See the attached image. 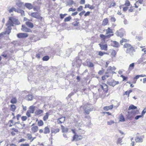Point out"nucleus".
Here are the masks:
<instances>
[{"mask_svg":"<svg viewBox=\"0 0 146 146\" xmlns=\"http://www.w3.org/2000/svg\"><path fill=\"white\" fill-rule=\"evenodd\" d=\"M123 46L124 48H127L126 53H129L131 56H133V52L135 50L133 47L130 44L127 43L125 44Z\"/></svg>","mask_w":146,"mask_h":146,"instance_id":"f257e3e1","label":"nucleus"},{"mask_svg":"<svg viewBox=\"0 0 146 146\" xmlns=\"http://www.w3.org/2000/svg\"><path fill=\"white\" fill-rule=\"evenodd\" d=\"M15 19L13 17H10L9 21H8L7 25V26L8 28H11V26H13V22H15Z\"/></svg>","mask_w":146,"mask_h":146,"instance_id":"f03ea898","label":"nucleus"},{"mask_svg":"<svg viewBox=\"0 0 146 146\" xmlns=\"http://www.w3.org/2000/svg\"><path fill=\"white\" fill-rule=\"evenodd\" d=\"M138 110L136 111L132 110L130 112H128L127 115V117L128 119H130L133 117V114L138 113Z\"/></svg>","mask_w":146,"mask_h":146,"instance_id":"7ed1b4c3","label":"nucleus"},{"mask_svg":"<svg viewBox=\"0 0 146 146\" xmlns=\"http://www.w3.org/2000/svg\"><path fill=\"white\" fill-rule=\"evenodd\" d=\"M30 16L39 19H41L42 18V17L40 16L39 13L37 12L32 13L30 14Z\"/></svg>","mask_w":146,"mask_h":146,"instance_id":"20e7f679","label":"nucleus"},{"mask_svg":"<svg viewBox=\"0 0 146 146\" xmlns=\"http://www.w3.org/2000/svg\"><path fill=\"white\" fill-rule=\"evenodd\" d=\"M119 83L118 81H116L114 80H112L109 81H108L107 84L109 85L114 87L115 85Z\"/></svg>","mask_w":146,"mask_h":146,"instance_id":"39448f33","label":"nucleus"},{"mask_svg":"<svg viewBox=\"0 0 146 146\" xmlns=\"http://www.w3.org/2000/svg\"><path fill=\"white\" fill-rule=\"evenodd\" d=\"M82 137L80 135H78L76 134H75L73 137L72 141H79L82 139Z\"/></svg>","mask_w":146,"mask_h":146,"instance_id":"423d86ee","label":"nucleus"},{"mask_svg":"<svg viewBox=\"0 0 146 146\" xmlns=\"http://www.w3.org/2000/svg\"><path fill=\"white\" fill-rule=\"evenodd\" d=\"M28 35L25 33H19L17 35V36L19 38H23L27 37Z\"/></svg>","mask_w":146,"mask_h":146,"instance_id":"0eeeda50","label":"nucleus"},{"mask_svg":"<svg viewBox=\"0 0 146 146\" xmlns=\"http://www.w3.org/2000/svg\"><path fill=\"white\" fill-rule=\"evenodd\" d=\"M65 117H62L58 119L57 122L58 124H61L64 123L65 121Z\"/></svg>","mask_w":146,"mask_h":146,"instance_id":"6e6552de","label":"nucleus"},{"mask_svg":"<svg viewBox=\"0 0 146 146\" xmlns=\"http://www.w3.org/2000/svg\"><path fill=\"white\" fill-rule=\"evenodd\" d=\"M24 4V3L21 2L20 0H18L16 1V4L19 8L22 7Z\"/></svg>","mask_w":146,"mask_h":146,"instance_id":"1a4fd4ad","label":"nucleus"},{"mask_svg":"<svg viewBox=\"0 0 146 146\" xmlns=\"http://www.w3.org/2000/svg\"><path fill=\"white\" fill-rule=\"evenodd\" d=\"M99 45L100 47L101 50L105 51L107 50L108 46L107 44H100Z\"/></svg>","mask_w":146,"mask_h":146,"instance_id":"9d476101","label":"nucleus"},{"mask_svg":"<svg viewBox=\"0 0 146 146\" xmlns=\"http://www.w3.org/2000/svg\"><path fill=\"white\" fill-rule=\"evenodd\" d=\"M60 129L58 128H52L51 130V136H52V134L54 133L55 134L56 133L60 131Z\"/></svg>","mask_w":146,"mask_h":146,"instance_id":"9b49d317","label":"nucleus"},{"mask_svg":"<svg viewBox=\"0 0 146 146\" xmlns=\"http://www.w3.org/2000/svg\"><path fill=\"white\" fill-rule=\"evenodd\" d=\"M123 29H120L118 31H117L115 33V34L117 36H120L121 37L123 36V32H121V30H123Z\"/></svg>","mask_w":146,"mask_h":146,"instance_id":"f8f14e48","label":"nucleus"},{"mask_svg":"<svg viewBox=\"0 0 146 146\" xmlns=\"http://www.w3.org/2000/svg\"><path fill=\"white\" fill-rule=\"evenodd\" d=\"M25 6L29 10H31L33 8V6L30 3H25Z\"/></svg>","mask_w":146,"mask_h":146,"instance_id":"ddd939ff","label":"nucleus"},{"mask_svg":"<svg viewBox=\"0 0 146 146\" xmlns=\"http://www.w3.org/2000/svg\"><path fill=\"white\" fill-rule=\"evenodd\" d=\"M135 140L136 142L141 143L143 141V138L138 136H136L135 138Z\"/></svg>","mask_w":146,"mask_h":146,"instance_id":"4468645a","label":"nucleus"},{"mask_svg":"<svg viewBox=\"0 0 146 146\" xmlns=\"http://www.w3.org/2000/svg\"><path fill=\"white\" fill-rule=\"evenodd\" d=\"M21 30L24 32H31V30L26 27L25 26L22 25L21 28Z\"/></svg>","mask_w":146,"mask_h":146,"instance_id":"2eb2a0df","label":"nucleus"},{"mask_svg":"<svg viewBox=\"0 0 146 146\" xmlns=\"http://www.w3.org/2000/svg\"><path fill=\"white\" fill-rule=\"evenodd\" d=\"M66 6H71L74 3V1L72 0H66Z\"/></svg>","mask_w":146,"mask_h":146,"instance_id":"dca6fc26","label":"nucleus"},{"mask_svg":"<svg viewBox=\"0 0 146 146\" xmlns=\"http://www.w3.org/2000/svg\"><path fill=\"white\" fill-rule=\"evenodd\" d=\"M36 107L33 106H30L29 108V110H28L31 113H34Z\"/></svg>","mask_w":146,"mask_h":146,"instance_id":"f3484780","label":"nucleus"},{"mask_svg":"<svg viewBox=\"0 0 146 146\" xmlns=\"http://www.w3.org/2000/svg\"><path fill=\"white\" fill-rule=\"evenodd\" d=\"M61 129L62 130V132L64 133H67L68 131V129L63 126L62 125H61Z\"/></svg>","mask_w":146,"mask_h":146,"instance_id":"a211bd4d","label":"nucleus"},{"mask_svg":"<svg viewBox=\"0 0 146 146\" xmlns=\"http://www.w3.org/2000/svg\"><path fill=\"white\" fill-rule=\"evenodd\" d=\"M43 112L44 111L43 110L38 109L36 110L35 113V115H38Z\"/></svg>","mask_w":146,"mask_h":146,"instance_id":"6ab92c4d","label":"nucleus"},{"mask_svg":"<svg viewBox=\"0 0 146 146\" xmlns=\"http://www.w3.org/2000/svg\"><path fill=\"white\" fill-rule=\"evenodd\" d=\"M113 107V105H111L109 106H106L104 108V110H105L108 111L109 110L112 109Z\"/></svg>","mask_w":146,"mask_h":146,"instance_id":"aec40b11","label":"nucleus"},{"mask_svg":"<svg viewBox=\"0 0 146 146\" xmlns=\"http://www.w3.org/2000/svg\"><path fill=\"white\" fill-rule=\"evenodd\" d=\"M38 130V127L37 126H35L32 127L31 128V130L34 133L37 131Z\"/></svg>","mask_w":146,"mask_h":146,"instance_id":"412c9836","label":"nucleus"},{"mask_svg":"<svg viewBox=\"0 0 146 146\" xmlns=\"http://www.w3.org/2000/svg\"><path fill=\"white\" fill-rule=\"evenodd\" d=\"M108 22V20L107 18L104 19L102 23V25L103 26L106 25Z\"/></svg>","mask_w":146,"mask_h":146,"instance_id":"4be33fe9","label":"nucleus"},{"mask_svg":"<svg viewBox=\"0 0 146 146\" xmlns=\"http://www.w3.org/2000/svg\"><path fill=\"white\" fill-rule=\"evenodd\" d=\"M25 24L27 26L30 28H33V24L30 22L29 21L26 22Z\"/></svg>","mask_w":146,"mask_h":146,"instance_id":"5701e85b","label":"nucleus"},{"mask_svg":"<svg viewBox=\"0 0 146 146\" xmlns=\"http://www.w3.org/2000/svg\"><path fill=\"white\" fill-rule=\"evenodd\" d=\"M113 34H112L111 35H110L107 36H105L103 34H100V37L101 38H102L104 39H105L106 37H108V36H113Z\"/></svg>","mask_w":146,"mask_h":146,"instance_id":"b1692460","label":"nucleus"},{"mask_svg":"<svg viewBox=\"0 0 146 146\" xmlns=\"http://www.w3.org/2000/svg\"><path fill=\"white\" fill-rule=\"evenodd\" d=\"M122 139L121 138H119L116 142V144L117 145L119 144L120 145H121L123 143H122Z\"/></svg>","mask_w":146,"mask_h":146,"instance_id":"393cba45","label":"nucleus"},{"mask_svg":"<svg viewBox=\"0 0 146 146\" xmlns=\"http://www.w3.org/2000/svg\"><path fill=\"white\" fill-rule=\"evenodd\" d=\"M49 115V113L48 112H46L45 114V115L44 116V117L43 118V120L44 121H45L47 120L48 119Z\"/></svg>","mask_w":146,"mask_h":146,"instance_id":"a878e982","label":"nucleus"},{"mask_svg":"<svg viewBox=\"0 0 146 146\" xmlns=\"http://www.w3.org/2000/svg\"><path fill=\"white\" fill-rule=\"evenodd\" d=\"M106 34H108L110 33H112L113 32L112 30L110 29V28L108 27L107 29L106 30Z\"/></svg>","mask_w":146,"mask_h":146,"instance_id":"bb28decb","label":"nucleus"},{"mask_svg":"<svg viewBox=\"0 0 146 146\" xmlns=\"http://www.w3.org/2000/svg\"><path fill=\"white\" fill-rule=\"evenodd\" d=\"M50 132V129L48 127H46L44 128V133L46 134L49 133Z\"/></svg>","mask_w":146,"mask_h":146,"instance_id":"cd10ccee","label":"nucleus"},{"mask_svg":"<svg viewBox=\"0 0 146 146\" xmlns=\"http://www.w3.org/2000/svg\"><path fill=\"white\" fill-rule=\"evenodd\" d=\"M88 66L89 67H92L94 66V64L90 61H88L87 62Z\"/></svg>","mask_w":146,"mask_h":146,"instance_id":"c85d7f7f","label":"nucleus"},{"mask_svg":"<svg viewBox=\"0 0 146 146\" xmlns=\"http://www.w3.org/2000/svg\"><path fill=\"white\" fill-rule=\"evenodd\" d=\"M87 7L89 8L90 9H93L94 8V7L90 5L89 4L86 5L85 6V8H86Z\"/></svg>","mask_w":146,"mask_h":146,"instance_id":"c756f323","label":"nucleus"},{"mask_svg":"<svg viewBox=\"0 0 146 146\" xmlns=\"http://www.w3.org/2000/svg\"><path fill=\"white\" fill-rule=\"evenodd\" d=\"M17 9H16L14 7H12L8 11L10 13H11L13 11L16 12Z\"/></svg>","mask_w":146,"mask_h":146,"instance_id":"7c9ffc66","label":"nucleus"},{"mask_svg":"<svg viewBox=\"0 0 146 146\" xmlns=\"http://www.w3.org/2000/svg\"><path fill=\"white\" fill-rule=\"evenodd\" d=\"M137 108V107L136 106H134L132 104L129 106L128 110H135Z\"/></svg>","mask_w":146,"mask_h":146,"instance_id":"2f4dec72","label":"nucleus"},{"mask_svg":"<svg viewBox=\"0 0 146 146\" xmlns=\"http://www.w3.org/2000/svg\"><path fill=\"white\" fill-rule=\"evenodd\" d=\"M134 63H132L129 65V69L130 70H132L134 68Z\"/></svg>","mask_w":146,"mask_h":146,"instance_id":"473e14b6","label":"nucleus"},{"mask_svg":"<svg viewBox=\"0 0 146 146\" xmlns=\"http://www.w3.org/2000/svg\"><path fill=\"white\" fill-rule=\"evenodd\" d=\"M17 102V99L15 97L13 98L11 101V102L12 104H15Z\"/></svg>","mask_w":146,"mask_h":146,"instance_id":"72a5a7b5","label":"nucleus"},{"mask_svg":"<svg viewBox=\"0 0 146 146\" xmlns=\"http://www.w3.org/2000/svg\"><path fill=\"white\" fill-rule=\"evenodd\" d=\"M116 52L114 50H112L111 51V55L112 57H114L116 54Z\"/></svg>","mask_w":146,"mask_h":146,"instance_id":"f704fd0d","label":"nucleus"},{"mask_svg":"<svg viewBox=\"0 0 146 146\" xmlns=\"http://www.w3.org/2000/svg\"><path fill=\"white\" fill-rule=\"evenodd\" d=\"M11 110L13 112H14L16 109V106L13 104L11 105Z\"/></svg>","mask_w":146,"mask_h":146,"instance_id":"c9c22d12","label":"nucleus"},{"mask_svg":"<svg viewBox=\"0 0 146 146\" xmlns=\"http://www.w3.org/2000/svg\"><path fill=\"white\" fill-rule=\"evenodd\" d=\"M112 44L113 45V46L115 47H117L119 46L118 43L115 41H113Z\"/></svg>","mask_w":146,"mask_h":146,"instance_id":"e433bc0d","label":"nucleus"},{"mask_svg":"<svg viewBox=\"0 0 146 146\" xmlns=\"http://www.w3.org/2000/svg\"><path fill=\"white\" fill-rule=\"evenodd\" d=\"M142 63L143 64H144L143 63V59L142 57H141L137 61V63L138 64H140Z\"/></svg>","mask_w":146,"mask_h":146,"instance_id":"4c0bfd02","label":"nucleus"},{"mask_svg":"<svg viewBox=\"0 0 146 146\" xmlns=\"http://www.w3.org/2000/svg\"><path fill=\"white\" fill-rule=\"evenodd\" d=\"M33 97V96L32 95L29 94L27 96L26 98L28 100H32Z\"/></svg>","mask_w":146,"mask_h":146,"instance_id":"58836bf2","label":"nucleus"},{"mask_svg":"<svg viewBox=\"0 0 146 146\" xmlns=\"http://www.w3.org/2000/svg\"><path fill=\"white\" fill-rule=\"evenodd\" d=\"M104 54H108L105 52H103L101 51H100L98 52V55L101 56H102Z\"/></svg>","mask_w":146,"mask_h":146,"instance_id":"ea45409f","label":"nucleus"},{"mask_svg":"<svg viewBox=\"0 0 146 146\" xmlns=\"http://www.w3.org/2000/svg\"><path fill=\"white\" fill-rule=\"evenodd\" d=\"M71 19V17L70 16H69V17H68L64 19V22H68V21H70V19Z\"/></svg>","mask_w":146,"mask_h":146,"instance_id":"a19ab883","label":"nucleus"},{"mask_svg":"<svg viewBox=\"0 0 146 146\" xmlns=\"http://www.w3.org/2000/svg\"><path fill=\"white\" fill-rule=\"evenodd\" d=\"M124 5L126 6H129L130 5V3L129 0H126L125 1Z\"/></svg>","mask_w":146,"mask_h":146,"instance_id":"79ce46f5","label":"nucleus"},{"mask_svg":"<svg viewBox=\"0 0 146 146\" xmlns=\"http://www.w3.org/2000/svg\"><path fill=\"white\" fill-rule=\"evenodd\" d=\"M38 125L39 126H42L43 125V122L42 120L39 121L38 122Z\"/></svg>","mask_w":146,"mask_h":146,"instance_id":"37998d69","label":"nucleus"},{"mask_svg":"<svg viewBox=\"0 0 146 146\" xmlns=\"http://www.w3.org/2000/svg\"><path fill=\"white\" fill-rule=\"evenodd\" d=\"M115 123L114 121L113 120H110L109 121L107 122V124L108 125H111L112 124H114Z\"/></svg>","mask_w":146,"mask_h":146,"instance_id":"c03bdc74","label":"nucleus"},{"mask_svg":"<svg viewBox=\"0 0 146 146\" xmlns=\"http://www.w3.org/2000/svg\"><path fill=\"white\" fill-rule=\"evenodd\" d=\"M92 110L91 109H85L84 110V111L86 114H88L90 113V111H91Z\"/></svg>","mask_w":146,"mask_h":146,"instance_id":"a18cd8bd","label":"nucleus"},{"mask_svg":"<svg viewBox=\"0 0 146 146\" xmlns=\"http://www.w3.org/2000/svg\"><path fill=\"white\" fill-rule=\"evenodd\" d=\"M1 56L4 58H6L7 56V53L6 51L3 52L1 54Z\"/></svg>","mask_w":146,"mask_h":146,"instance_id":"49530a36","label":"nucleus"},{"mask_svg":"<svg viewBox=\"0 0 146 146\" xmlns=\"http://www.w3.org/2000/svg\"><path fill=\"white\" fill-rule=\"evenodd\" d=\"M49 59V57L48 56H46L42 58V60L43 61H47Z\"/></svg>","mask_w":146,"mask_h":146,"instance_id":"de8ad7c7","label":"nucleus"},{"mask_svg":"<svg viewBox=\"0 0 146 146\" xmlns=\"http://www.w3.org/2000/svg\"><path fill=\"white\" fill-rule=\"evenodd\" d=\"M27 136L29 140H31L32 138V135L30 133H28L27 134Z\"/></svg>","mask_w":146,"mask_h":146,"instance_id":"09e8293b","label":"nucleus"},{"mask_svg":"<svg viewBox=\"0 0 146 146\" xmlns=\"http://www.w3.org/2000/svg\"><path fill=\"white\" fill-rule=\"evenodd\" d=\"M119 121H125L124 118L122 115L120 117Z\"/></svg>","mask_w":146,"mask_h":146,"instance_id":"8fccbe9b","label":"nucleus"},{"mask_svg":"<svg viewBox=\"0 0 146 146\" xmlns=\"http://www.w3.org/2000/svg\"><path fill=\"white\" fill-rule=\"evenodd\" d=\"M104 90L107 91L108 90V86L106 84H103Z\"/></svg>","mask_w":146,"mask_h":146,"instance_id":"3c124183","label":"nucleus"},{"mask_svg":"<svg viewBox=\"0 0 146 146\" xmlns=\"http://www.w3.org/2000/svg\"><path fill=\"white\" fill-rule=\"evenodd\" d=\"M73 25L74 26H78L79 25V23L77 22H74L73 23Z\"/></svg>","mask_w":146,"mask_h":146,"instance_id":"603ef678","label":"nucleus"},{"mask_svg":"<svg viewBox=\"0 0 146 146\" xmlns=\"http://www.w3.org/2000/svg\"><path fill=\"white\" fill-rule=\"evenodd\" d=\"M131 90H129L128 91H126L125 92L124 95H128V96H129V94L130 93H131L132 92Z\"/></svg>","mask_w":146,"mask_h":146,"instance_id":"864d4df0","label":"nucleus"},{"mask_svg":"<svg viewBox=\"0 0 146 146\" xmlns=\"http://www.w3.org/2000/svg\"><path fill=\"white\" fill-rule=\"evenodd\" d=\"M67 15V14H60V18L61 19H63L64 17Z\"/></svg>","mask_w":146,"mask_h":146,"instance_id":"5fc2aeb1","label":"nucleus"},{"mask_svg":"<svg viewBox=\"0 0 146 146\" xmlns=\"http://www.w3.org/2000/svg\"><path fill=\"white\" fill-rule=\"evenodd\" d=\"M110 74H109L108 75H107L105 76H103L102 77V79L103 80H105L106 79V77L107 78H108V77L110 76Z\"/></svg>","mask_w":146,"mask_h":146,"instance_id":"6e6d98bb","label":"nucleus"},{"mask_svg":"<svg viewBox=\"0 0 146 146\" xmlns=\"http://www.w3.org/2000/svg\"><path fill=\"white\" fill-rule=\"evenodd\" d=\"M8 30L6 32V34H7L9 35L11 32V28H8Z\"/></svg>","mask_w":146,"mask_h":146,"instance_id":"4d7b16f0","label":"nucleus"},{"mask_svg":"<svg viewBox=\"0 0 146 146\" xmlns=\"http://www.w3.org/2000/svg\"><path fill=\"white\" fill-rule=\"evenodd\" d=\"M83 9V7L82 6H80L78 9L77 11H80Z\"/></svg>","mask_w":146,"mask_h":146,"instance_id":"13d9d810","label":"nucleus"},{"mask_svg":"<svg viewBox=\"0 0 146 146\" xmlns=\"http://www.w3.org/2000/svg\"><path fill=\"white\" fill-rule=\"evenodd\" d=\"M116 5V3H111L110 5L109 6V8H111V7H113L115 6Z\"/></svg>","mask_w":146,"mask_h":146,"instance_id":"bf43d9fd","label":"nucleus"},{"mask_svg":"<svg viewBox=\"0 0 146 146\" xmlns=\"http://www.w3.org/2000/svg\"><path fill=\"white\" fill-rule=\"evenodd\" d=\"M21 118L23 121H25L27 119V117L26 116H23L21 117Z\"/></svg>","mask_w":146,"mask_h":146,"instance_id":"052dcab7","label":"nucleus"},{"mask_svg":"<svg viewBox=\"0 0 146 146\" xmlns=\"http://www.w3.org/2000/svg\"><path fill=\"white\" fill-rule=\"evenodd\" d=\"M15 20H16L15 21V22H13V24H16V25H19L20 23L19 21H18V20H17L15 19Z\"/></svg>","mask_w":146,"mask_h":146,"instance_id":"680f3d73","label":"nucleus"},{"mask_svg":"<svg viewBox=\"0 0 146 146\" xmlns=\"http://www.w3.org/2000/svg\"><path fill=\"white\" fill-rule=\"evenodd\" d=\"M111 68H112V67H111V66H109L108 69H107V72H108L109 73H109H111V72H110V70H112V69H111Z\"/></svg>","mask_w":146,"mask_h":146,"instance_id":"e2e57ef3","label":"nucleus"},{"mask_svg":"<svg viewBox=\"0 0 146 146\" xmlns=\"http://www.w3.org/2000/svg\"><path fill=\"white\" fill-rule=\"evenodd\" d=\"M76 11V9L75 8L73 9L72 8H70L69 9H68V11Z\"/></svg>","mask_w":146,"mask_h":146,"instance_id":"0e129e2a","label":"nucleus"},{"mask_svg":"<svg viewBox=\"0 0 146 146\" xmlns=\"http://www.w3.org/2000/svg\"><path fill=\"white\" fill-rule=\"evenodd\" d=\"M142 115H137L135 117V119L136 120L138 119L139 118L142 117Z\"/></svg>","mask_w":146,"mask_h":146,"instance_id":"69168bd1","label":"nucleus"},{"mask_svg":"<svg viewBox=\"0 0 146 146\" xmlns=\"http://www.w3.org/2000/svg\"><path fill=\"white\" fill-rule=\"evenodd\" d=\"M111 20L112 22H114L116 21V19L115 18L113 17H111Z\"/></svg>","mask_w":146,"mask_h":146,"instance_id":"338daca9","label":"nucleus"},{"mask_svg":"<svg viewBox=\"0 0 146 146\" xmlns=\"http://www.w3.org/2000/svg\"><path fill=\"white\" fill-rule=\"evenodd\" d=\"M142 58L143 61V63L146 64V56L142 57Z\"/></svg>","mask_w":146,"mask_h":146,"instance_id":"774afa93","label":"nucleus"}]
</instances>
